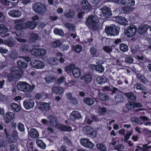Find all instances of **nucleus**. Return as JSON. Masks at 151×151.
<instances>
[{
	"instance_id": "obj_1",
	"label": "nucleus",
	"mask_w": 151,
	"mask_h": 151,
	"mask_svg": "<svg viewBox=\"0 0 151 151\" xmlns=\"http://www.w3.org/2000/svg\"><path fill=\"white\" fill-rule=\"evenodd\" d=\"M23 21V19H20L14 21V23L16 24L14 27L16 30L15 33L18 37H24V33L22 30L23 28H27L32 29L36 27L35 24L33 22L29 21L24 24L22 23Z\"/></svg>"
},
{
	"instance_id": "obj_2",
	"label": "nucleus",
	"mask_w": 151,
	"mask_h": 151,
	"mask_svg": "<svg viewBox=\"0 0 151 151\" xmlns=\"http://www.w3.org/2000/svg\"><path fill=\"white\" fill-rule=\"evenodd\" d=\"M86 24L89 29L96 30L99 26V20L97 17L90 15L87 19Z\"/></svg>"
},
{
	"instance_id": "obj_3",
	"label": "nucleus",
	"mask_w": 151,
	"mask_h": 151,
	"mask_svg": "<svg viewBox=\"0 0 151 151\" xmlns=\"http://www.w3.org/2000/svg\"><path fill=\"white\" fill-rule=\"evenodd\" d=\"M48 117L50 119V126L55 127L57 129L63 131H70L72 130L70 127L63 125L58 123L56 119L54 117L50 115Z\"/></svg>"
},
{
	"instance_id": "obj_4",
	"label": "nucleus",
	"mask_w": 151,
	"mask_h": 151,
	"mask_svg": "<svg viewBox=\"0 0 151 151\" xmlns=\"http://www.w3.org/2000/svg\"><path fill=\"white\" fill-rule=\"evenodd\" d=\"M17 86L19 90L24 92H31L35 87V85L31 86L25 81H19L17 83Z\"/></svg>"
},
{
	"instance_id": "obj_5",
	"label": "nucleus",
	"mask_w": 151,
	"mask_h": 151,
	"mask_svg": "<svg viewBox=\"0 0 151 151\" xmlns=\"http://www.w3.org/2000/svg\"><path fill=\"white\" fill-rule=\"evenodd\" d=\"M23 75L22 71L19 69L17 67L12 68L11 73L7 75L8 80L10 81L13 80L14 78H18L22 76Z\"/></svg>"
},
{
	"instance_id": "obj_6",
	"label": "nucleus",
	"mask_w": 151,
	"mask_h": 151,
	"mask_svg": "<svg viewBox=\"0 0 151 151\" xmlns=\"http://www.w3.org/2000/svg\"><path fill=\"white\" fill-rule=\"evenodd\" d=\"M33 10L36 13L42 14L46 13L47 9L45 4L40 2H37L32 6Z\"/></svg>"
},
{
	"instance_id": "obj_7",
	"label": "nucleus",
	"mask_w": 151,
	"mask_h": 151,
	"mask_svg": "<svg viewBox=\"0 0 151 151\" xmlns=\"http://www.w3.org/2000/svg\"><path fill=\"white\" fill-rule=\"evenodd\" d=\"M137 27L134 25H131L127 26V29L124 30L125 35L128 37H130L134 36L136 34Z\"/></svg>"
},
{
	"instance_id": "obj_8",
	"label": "nucleus",
	"mask_w": 151,
	"mask_h": 151,
	"mask_svg": "<svg viewBox=\"0 0 151 151\" xmlns=\"http://www.w3.org/2000/svg\"><path fill=\"white\" fill-rule=\"evenodd\" d=\"M119 28L115 25H112L110 27H106L105 31L107 35L115 36L119 34Z\"/></svg>"
},
{
	"instance_id": "obj_9",
	"label": "nucleus",
	"mask_w": 151,
	"mask_h": 151,
	"mask_svg": "<svg viewBox=\"0 0 151 151\" xmlns=\"http://www.w3.org/2000/svg\"><path fill=\"white\" fill-rule=\"evenodd\" d=\"M82 130L85 134L90 137L94 138L96 136V132L90 127L85 126L83 128Z\"/></svg>"
},
{
	"instance_id": "obj_10",
	"label": "nucleus",
	"mask_w": 151,
	"mask_h": 151,
	"mask_svg": "<svg viewBox=\"0 0 151 151\" xmlns=\"http://www.w3.org/2000/svg\"><path fill=\"white\" fill-rule=\"evenodd\" d=\"M80 142L82 146L85 147L92 149L94 146V145L87 138L80 139Z\"/></svg>"
},
{
	"instance_id": "obj_11",
	"label": "nucleus",
	"mask_w": 151,
	"mask_h": 151,
	"mask_svg": "<svg viewBox=\"0 0 151 151\" xmlns=\"http://www.w3.org/2000/svg\"><path fill=\"white\" fill-rule=\"evenodd\" d=\"M101 13L100 14L102 19L107 18L111 15L110 9L107 6H104L101 9Z\"/></svg>"
},
{
	"instance_id": "obj_12",
	"label": "nucleus",
	"mask_w": 151,
	"mask_h": 151,
	"mask_svg": "<svg viewBox=\"0 0 151 151\" xmlns=\"http://www.w3.org/2000/svg\"><path fill=\"white\" fill-rule=\"evenodd\" d=\"M30 64L33 67L36 69H42L44 66L43 63L39 60H33L31 61Z\"/></svg>"
},
{
	"instance_id": "obj_13",
	"label": "nucleus",
	"mask_w": 151,
	"mask_h": 151,
	"mask_svg": "<svg viewBox=\"0 0 151 151\" xmlns=\"http://www.w3.org/2000/svg\"><path fill=\"white\" fill-rule=\"evenodd\" d=\"M23 105L26 109H29L32 108L34 106L35 102L32 99H26L23 102Z\"/></svg>"
},
{
	"instance_id": "obj_14",
	"label": "nucleus",
	"mask_w": 151,
	"mask_h": 151,
	"mask_svg": "<svg viewBox=\"0 0 151 151\" xmlns=\"http://www.w3.org/2000/svg\"><path fill=\"white\" fill-rule=\"evenodd\" d=\"M9 15L13 18H19L22 15V12L17 9H13L8 12Z\"/></svg>"
},
{
	"instance_id": "obj_15",
	"label": "nucleus",
	"mask_w": 151,
	"mask_h": 151,
	"mask_svg": "<svg viewBox=\"0 0 151 151\" xmlns=\"http://www.w3.org/2000/svg\"><path fill=\"white\" fill-rule=\"evenodd\" d=\"M37 106L38 108L42 111H47L50 108V106L49 104L44 102L38 104Z\"/></svg>"
},
{
	"instance_id": "obj_16",
	"label": "nucleus",
	"mask_w": 151,
	"mask_h": 151,
	"mask_svg": "<svg viewBox=\"0 0 151 151\" xmlns=\"http://www.w3.org/2000/svg\"><path fill=\"white\" fill-rule=\"evenodd\" d=\"M113 20L121 24L126 25L127 24V20L123 17H115L113 18Z\"/></svg>"
},
{
	"instance_id": "obj_17",
	"label": "nucleus",
	"mask_w": 151,
	"mask_h": 151,
	"mask_svg": "<svg viewBox=\"0 0 151 151\" xmlns=\"http://www.w3.org/2000/svg\"><path fill=\"white\" fill-rule=\"evenodd\" d=\"M14 117V113L11 112H8L4 116V120L6 122H9L12 121Z\"/></svg>"
},
{
	"instance_id": "obj_18",
	"label": "nucleus",
	"mask_w": 151,
	"mask_h": 151,
	"mask_svg": "<svg viewBox=\"0 0 151 151\" xmlns=\"http://www.w3.org/2000/svg\"><path fill=\"white\" fill-rule=\"evenodd\" d=\"M81 6L82 9L88 11L91 10L92 9L91 5L86 0H83L82 1Z\"/></svg>"
},
{
	"instance_id": "obj_19",
	"label": "nucleus",
	"mask_w": 151,
	"mask_h": 151,
	"mask_svg": "<svg viewBox=\"0 0 151 151\" xmlns=\"http://www.w3.org/2000/svg\"><path fill=\"white\" fill-rule=\"evenodd\" d=\"M70 119L73 120L80 119L81 117L80 114L77 111H73L70 114Z\"/></svg>"
},
{
	"instance_id": "obj_20",
	"label": "nucleus",
	"mask_w": 151,
	"mask_h": 151,
	"mask_svg": "<svg viewBox=\"0 0 151 151\" xmlns=\"http://www.w3.org/2000/svg\"><path fill=\"white\" fill-rule=\"evenodd\" d=\"M29 135L31 138H36L39 136V134L36 129H31L29 132Z\"/></svg>"
},
{
	"instance_id": "obj_21",
	"label": "nucleus",
	"mask_w": 151,
	"mask_h": 151,
	"mask_svg": "<svg viewBox=\"0 0 151 151\" xmlns=\"http://www.w3.org/2000/svg\"><path fill=\"white\" fill-rule=\"evenodd\" d=\"M149 28V26L147 25H143L141 26L138 28V33L141 35L147 32Z\"/></svg>"
},
{
	"instance_id": "obj_22",
	"label": "nucleus",
	"mask_w": 151,
	"mask_h": 151,
	"mask_svg": "<svg viewBox=\"0 0 151 151\" xmlns=\"http://www.w3.org/2000/svg\"><path fill=\"white\" fill-rule=\"evenodd\" d=\"M4 131L6 135L5 138V140L6 142L14 143L17 141L15 140V139L14 138L13 136H12L10 135H7V130L6 129H5Z\"/></svg>"
},
{
	"instance_id": "obj_23",
	"label": "nucleus",
	"mask_w": 151,
	"mask_h": 151,
	"mask_svg": "<svg viewBox=\"0 0 151 151\" xmlns=\"http://www.w3.org/2000/svg\"><path fill=\"white\" fill-rule=\"evenodd\" d=\"M80 79L81 80H84L86 83H89L91 81L92 76L89 73H86L83 77H81Z\"/></svg>"
},
{
	"instance_id": "obj_24",
	"label": "nucleus",
	"mask_w": 151,
	"mask_h": 151,
	"mask_svg": "<svg viewBox=\"0 0 151 151\" xmlns=\"http://www.w3.org/2000/svg\"><path fill=\"white\" fill-rule=\"evenodd\" d=\"M129 105H127L126 106L127 108L129 110L132 109L133 107H141L142 105L141 104L138 103L131 102L129 103Z\"/></svg>"
},
{
	"instance_id": "obj_25",
	"label": "nucleus",
	"mask_w": 151,
	"mask_h": 151,
	"mask_svg": "<svg viewBox=\"0 0 151 151\" xmlns=\"http://www.w3.org/2000/svg\"><path fill=\"white\" fill-rule=\"evenodd\" d=\"M96 80L98 83L100 85L103 84L107 82V79L106 78H103L101 76L97 77Z\"/></svg>"
},
{
	"instance_id": "obj_26",
	"label": "nucleus",
	"mask_w": 151,
	"mask_h": 151,
	"mask_svg": "<svg viewBox=\"0 0 151 151\" xmlns=\"http://www.w3.org/2000/svg\"><path fill=\"white\" fill-rule=\"evenodd\" d=\"M72 73L75 77L78 78L81 75L80 70L78 68L76 67L75 69L73 70Z\"/></svg>"
},
{
	"instance_id": "obj_27",
	"label": "nucleus",
	"mask_w": 151,
	"mask_h": 151,
	"mask_svg": "<svg viewBox=\"0 0 151 151\" xmlns=\"http://www.w3.org/2000/svg\"><path fill=\"white\" fill-rule=\"evenodd\" d=\"M52 91L56 94H61L63 93V90L62 87L55 86L53 87Z\"/></svg>"
},
{
	"instance_id": "obj_28",
	"label": "nucleus",
	"mask_w": 151,
	"mask_h": 151,
	"mask_svg": "<svg viewBox=\"0 0 151 151\" xmlns=\"http://www.w3.org/2000/svg\"><path fill=\"white\" fill-rule=\"evenodd\" d=\"M11 106L13 110L16 112L19 111L21 109V106L17 104L13 103L11 104Z\"/></svg>"
},
{
	"instance_id": "obj_29",
	"label": "nucleus",
	"mask_w": 151,
	"mask_h": 151,
	"mask_svg": "<svg viewBox=\"0 0 151 151\" xmlns=\"http://www.w3.org/2000/svg\"><path fill=\"white\" fill-rule=\"evenodd\" d=\"M64 15L67 18H72L74 15V12L73 10H67L64 13Z\"/></svg>"
},
{
	"instance_id": "obj_30",
	"label": "nucleus",
	"mask_w": 151,
	"mask_h": 151,
	"mask_svg": "<svg viewBox=\"0 0 151 151\" xmlns=\"http://www.w3.org/2000/svg\"><path fill=\"white\" fill-rule=\"evenodd\" d=\"M36 144L41 149H44L46 147V145L42 142L39 139H37L36 141Z\"/></svg>"
},
{
	"instance_id": "obj_31",
	"label": "nucleus",
	"mask_w": 151,
	"mask_h": 151,
	"mask_svg": "<svg viewBox=\"0 0 151 151\" xmlns=\"http://www.w3.org/2000/svg\"><path fill=\"white\" fill-rule=\"evenodd\" d=\"M85 103L88 105H91L94 104V101L92 99L89 98H85L84 99Z\"/></svg>"
},
{
	"instance_id": "obj_32",
	"label": "nucleus",
	"mask_w": 151,
	"mask_h": 151,
	"mask_svg": "<svg viewBox=\"0 0 151 151\" xmlns=\"http://www.w3.org/2000/svg\"><path fill=\"white\" fill-rule=\"evenodd\" d=\"M96 112L101 115H103L106 111L105 108L99 107L96 109Z\"/></svg>"
},
{
	"instance_id": "obj_33",
	"label": "nucleus",
	"mask_w": 151,
	"mask_h": 151,
	"mask_svg": "<svg viewBox=\"0 0 151 151\" xmlns=\"http://www.w3.org/2000/svg\"><path fill=\"white\" fill-rule=\"evenodd\" d=\"M98 97L99 99L102 101H106L109 99V97L106 95L100 93L99 94Z\"/></svg>"
},
{
	"instance_id": "obj_34",
	"label": "nucleus",
	"mask_w": 151,
	"mask_h": 151,
	"mask_svg": "<svg viewBox=\"0 0 151 151\" xmlns=\"http://www.w3.org/2000/svg\"><path fill=\"white\" fill-rule=\"evenodd\" d=\"M97 148L102 151H106V145L104 143L97 144L96 145Z\"/></svg>"
},
{
	"instance_id": "obj_35",
	"label": "nucleus",
	"mask_w": 151,
	"mask_h": 151,
	"mask_svg": "<svg viewBox=\"0 0 151 151\" xmlns=\"http://www.w3.org/2000/svg\"><path fill=\"white\" fill-rule=\"evenodd\" d=\"M54 34L61 36H63L64 35V33L61 29H58L57 28H54L53 30Z\"/></svg>"
},
{
	"instance_id": "obj_36",
	"label": "nucleus",
	"mask_w": 151,
	"mask_h": 151,
	"mask_svg": "<svg viewBox=\"0 0 151 151\" xmlns=\"http://www.w3.org/2000/svg\"><path fill=\"white\" fill-rule=\"evenodd\" d=\"M67 97L73 104H76L77 103V101L76 99L73 98L72 97V94L70 93H69L67 94Z\"/></svg>"
},
{
	"instance_id": "obj_37",
	"label": "nucleus",
	"mask_w": 151,
	"mask_h": 151,
	"mask_svg": "<svg viewBox=\"0 0 151 151\" xmlns=\"http://www.w3.org/2000/svg\"><path fill=\"white\" fill-rule=\"evenodd\" d=\"M76 68L75 65L73 64H70L68 66H67L65 68V70L68 73H70L73 70L75 69Z\"/></svg>"
},
{
	"instance_id": "obj_38",
	"label": "nucleus",
	"mask_w": 151,
	"mask_h": 151,
	"mask_svg": "<svg viewBox=\"0 0 151 151\" xmlns=\"http://www.w3.org/2000/svg\"><path fill=\"white\" fill-rule=\"evenodd\" d=\"M39 52V48H34L31 50V53L34 56H38Z\"/></svg>"
},
{
	"instance_id": "obj_39",
	"label": "nucleus",
	"mask_w": 151,
	"mask_h": 151,
	"mask_svg": "<svg viewBox=\"0 0 151 151\" xmlns=\"http://www.w3.org/2000/svg\"><path fill=\"white\" fill-rule=\"evenodd\" d=\"M96 71L99 73H102L104 71V69L101 65L99 64L97 65Z\"/></svg>"
},
{
	"instance_id": "obj_40",
	"label": "nucleus",
	"mask_w": 151,
	"mask_h": 151,
	"mask_svg": "<svg viewBox=\"0 0 151 151\" xmlns=\"http://www.w3.org/2000/svg\"><path fill=\"white\" fill-rule=\"evenodd\" d=\"M46 82L47 83H50L53 81L55 78L51 76L50 75H47L45 78Z\"/></svg>"
},
{
	"instance_id": "obj_41",
	"label": "nucleus",
	"mask_w": 151,
	"mask_h": 151,
	"mask_svg": "<svg viewBox=\"0 0 151 151\" xmlns=\"http://www.w3.org/2000/svg\"><path fill=\"white\" fill-rule=\"evenodd\" d=\"M137 76L140 80L143 83H146L148 82V81L143 75L139 74L137 75Z\"/></svg>"
},
{
	"instance_id": "obj_42",
	"label": "nucleus",
	"mask_w": 151,
	"mask_h": 151,
	"mask_svg": "<svg viewBox=\"0 0 151 151\" xmlns=\"http://www.w3.org/2000/svg\"><path fill=\"white\" fill-rule=\"evenodd\" d=\"M17 64L19 67L24 68H26L28 65L27 64V63L23 62L21 60L18 61Z\"/></svg>"
},
{
	"instance_id": "obj_43",
	"label": "nucleus",
	"mask_w": 151,
	"mask_h": 151,
	"mask_svg": "<svg viewBox=\"0 0 151 151\" xmlns=\"http://www.w3.org/2000/svg\"><path fill=\"white\" fill-rule=\"evenodd\" d=\"M49 63L52 65H55L57 64V63L58 61L57 58H52L49 59Z\"/></svg>"
},
{
	"instance_id": "obj_44",
	"label": "nucleus",
	"mask_w": 151,
	"mask_h": 151,
	"mask_svg": "<svg viewBox=\"0 0 151 151\" xmlns=\"http://www.w3.org/2000/svg\"><path fill=\"white\" fill-rule=\"evenodd\" d=\"M125 95L127 97L128 99L133 101L136 99V97L134 96L133 94L131 93H125Z\"/></svg>"
},
{
	"instance_id": "obj_45",
	"label": "nucleus",
	"mask_w": 151,
	"mask_h": 151,
	"mask_svg": "<svg viewBox=\"0 0 151 151\" xmlns=\"http://www.w3.org/2000/svg\"><path fill=\"white\" fill-rule=\"evenodd\" d=\"M7 31V29L5 26L0 24V34L5 33Z\"/></svg>"
},
{
	"instance_id": "obj_46",
	"label": "nucleus",
	"mask_w": 151,
	"mask_h": 151,
	"mask_svg": "<svg viewBox=\"0 0 151 151\" xmlns=\"http://www.w3.org/2000/svg\"><path fill=\"white\" fill-rule=\"evenodd\" d=\"M18 128L20 132H24L25 130L24 125L21 123H19L18 124Z\"/></svg>"
},
{
	"instance_id": "obj_47",
	"label": "nucleus",
	"mask_w": 151,
	"mask_h": 151,
	"mask_svg": "<svg viewBox=\"0 0 151 151\" xmlns=\"http://www.w3.org/2000/svg\"><path fill=\"white\" fill-rule=\"evenodd\" d=\"M61 43L59 40L55 41L52 43V45L53 47H58L61 45Z\"/></svg>"
},
{
	"instance_id": "obj_48",
	"label": "nucleus",
	"mask_w": 151,
	"mask_h": 151,
	"mask_svg": "<svg viewBox=\"0 0 151 151\" xmlns=\"http://www.w3.org/2000/svg\"><path fill=\"white\" fill-rule=\"evenodd\" d=\"M115 101L118 102H122L123 100V97L119 95H116L115 97Z\"/></svg>"
},
{
	"instance_id": "obj_49",
	"label": "nucleus",
	"mask_w": 151,
	"mask_h": 151,
	"mask_svg": "<svg viewBox=\"0 0 151 151\" xmlns=\"http://www.w3.org/2000/svg\"><path fill=\"white\" fill-rule=\"evenodd\" d=\"M39 56H43L45 55L46 53V50L44 49L39 48Z\"/></svg>"
},
{
	"instance_id": "obj_50",
	"label": "nucleus",
	"mask_w": 151,
	"mask_h": 151,
	"mask_svg": "<svg viewBox=\"0 0 151 151\" xmlns=\"http://www.w3.org/2000/svg\"><path fill=\"white\" fill-rule=\"evenodd\" d=\"M134 87L137 89L138 90H145V87H144L142 85L140 84H137Z\"/></svg>"
},
{
	"instance_id": "obj_51",
	"label": "nucleus",
	"mask_w": 151,
	"mask_h": 151,
	"mask_svg": "<svg viewBox=\"0 0 151 151\" xmlns=\"http://www.w3.org/2000/svg\"><path fill=\"white\" fill-rule=\"evenodd\" d=\"M66 27L71 30L74 29L75 27L72 24L69 23H66L65 24Z\"/></svg>"
},
{
	"instance_id": "obj_52",
	"label": "nucleus",
	"mask_w": 151,
	"mask_h": 151,
	"mask_svg": "<svg viewBox=\"0 0 151 151\" xmlns=\"http://www.w3.org/2000/svg\"><path fill=\"white\" fill-rule=\"evenodd\" d=\"M132 134V132L128 133L125 135L124 136V141L125 142H127L128 140L129 139L130 136Z\"/></svg>"
},
{
	"instance_id": "obj_53",
	"label": "nucleus",
	"mask_w": 151,
	"mask_h": 151,
	"mask_svg": "<svg viewBox=\"0 0 151 151\" xmlns=\"http://www.w3.org/2000/svg\"><path fill=\"white\" fill-rule=\"evenodd\" d=\"M95 119V117L94 116H91L90 118H88L86 117V120L87 123L90 124H91L93 121H94Z\"/></svg>"
},
{
	"instance_id": "obj_54",
	"label": "nucleus",
	"mask_w": 151,
	"mask_h": 151,
	"mask_svg": "<svg viewBox=\"0 0 151 151\" xmlns=\"http://www.w3.org/2000/svg\"><path fill=\"white\" fill-rule=\"evenodd\" d=\"M133 10V8L130 7H126L123 8V10L124 12L127 13L132 11Z\"/></svg>"
},
{
	"instance_id": "obj_55",
	"label": "nucleus",
	"mask_w": 151,
	"mask_h": 151,
	"mask_svg": "<svg viewBox=\"0 0 151 151\" xmlns=\"http://www.w3.org/2000/svg\"><path fill=\"white\" fill-rule=\"evenodd\" d=\"M28 151H36L35 149L34 148L32 144V143L27 145Z\"/></svg>"
},
{
	"instance_id": "obj_56",
	"label": "nucleus",
	"mask_w": 151,
	"mask_h": 151,
	"mask_svg": "<svg viewBox=\"0 0 151 151\" xmlns=\"http://www.w3.org/2000/svg\"><path fill=\"white\" fill-rule=\"evenodd\" d=\"M115 148L119 151H121L124 148V146L121 144L118 145L115 147Z\"/></svg>"
},
{
	"instance_id": "obj_57",
	"label": "nucleus",
	"mask_w": 151,
	"mask_h": 151,
	"mask_svg": "<svg viewBox=\"0 0 151 151\" xmlns=\"http://www.w3.org/2000/svg\"><path fill=\"white\" fill-rule=\"evenodd\" d=\"M90 52L92 55L95 56L97 55V53L95 48H91L90 49Z\"/></svg>"
},
{
	"instance_id": "obj_58",
	"label": "nucleus",
	"mask_w": 151,
	"mask_h": 151,
	"mask_svg": "<svg viewBox=\"0 0 151 151\" xmlns=\"http://www.w3.org/2000/svg\"><path fill=\"white\" fill-rule=\"evenodd\" d=\"M126 0H118L116 1L115 3L120 5H124L125 3Z\"/></svg>"
},
{
	"instance_id": "obj_59",
	"label": "nucleus",
	"mask_w": 151,
	"mask_h": 151,
	"mask_svg": "<svg viewBox=\"0 0 151 151\" xmlns=\"http://www.w3.org/2000/svg\"><path fill=\"white\" fill-rule=\"evenodd\" d=\"M58 58H59L60 61L61 63H63L64 62V59L62 57V55L61 53H59L57 55Z\"/></svg>"
},
{
	"instance_id": "obj_60",
	"label": "nucleus",
	"mask_w": 151,
	"mask_h": 151,
	"mask_svg": "<svg viewBox=\"0 0 151 151\" xmlns=\"http://www.w3.org/2000/svg\"><path fill=\"white\" fill-rule=\"evenodd\" d=\"M1 4L5 6H8L9 5V1L7 0H0Z\"/></svg>"
},
{
	"instance_id": "obj_61",
	"label": "nucleus",
	"mask_w": 151,
	"mask_h": 151,
	"mask_svg": "<svg viewBox=\"0 0 151 151\" xmlns=\"http://www.w3.org/2000/svg\"><path fill=\"white\" fill-rule=\"evenodd\" d=\"M131 120L132 122H135L139 124H141L142 123L138 120V119L137 117L132 118L131 119Z\"/></svg>"
},
{
	"instance_id": "obj_62",
	"label": "nucleus",
	"mask_w": 151,
	"mask_h": 151,
	"mask_svg": "<svg viewBox=\"0 0 151 151\" xmlns=\"http://www.w3.org/2000/svg\"><path fill=\"white\" fill-rule=\"evenodd\" d=\"M18 132L16 130H14L13 132V135L12 136H13L14 138L17 141L18 139Z\"/></svg>"
},
{
	"instance_id": "obj_63",
	"label": "nucleus",
	"mask_w": 151,
	"mask_h": 151,
	"mask_svg": "<svg viewBox=\"0 0 151 151\" xmlns=\"http://www.w3.org/2000/svg\"><path fill=\"white\" fill-rule=\"evenodd\" d=\"M31 38L33 41L36 40L38 38V35L35 34H32L31 35Z\"/></svg>"
},
{
	"instance_id": "obj_64",
	"label": "nucleus",
	"mask_w": 151,
	"mask_h": 151,
	"mask_svg": "<svg viewBox=\"0 0 151 151\" xmlns=\"http://www.w3.org/2000/svg\"><path fill=\"white\" fill-rule=\"evenodd\" d=\"M125 61L129 63H132L133 61V59L131 57H127L125 58Z\"/></svg>"
}]
</instances>
